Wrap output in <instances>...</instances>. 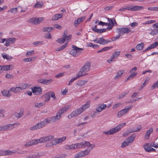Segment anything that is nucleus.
Segmentation results:
<instances>
[{"mask_svg":"<svg viewBox=\"0 0 158 158\" xmlns=\"http://www.w3.org/2000/svg\"><path fill=\"white\" fill-rule=\"evenodd\" d=\"M77 149L83 148L88 146L87 148L84 151H81L77 153L74 156V158H79L83 157L89 154L90 152L94 146L93 144H90L88 142L85 141H82L80 143H76Z\"/></svg>","mask_w":158,"mask_h":158,"instance_id":"1","label":"nucleus"},{"mask_svg":"<svg viewBox=\"0 0 158 158\" xmlns=\"http://www.w3.org/2000/svg\"><path fill=\"white\" fill-rule=\"evenodd\" d=\"M90 65L91 64L90 62H87L85 63L78 72L79 74L82 75V77L87 75V73H86L89 70Z\"/></svg>","mask_w":158,"mask_h":158,"instance_id":"2","label":"nucleus"},{"mask_svg":"<svg viewBox=\"0 0 158 158\" xmlns=\"http://www.w3.org/2000/svg\"><path fill=\"white\" fill-rule=\"evenodd\" d=\"M48 123V120L47 119H45L43 121H41L31 127L30 129L31 130H35L40 129L44 127Z\"/></svg>","mask_w":158,"mask_h":158,"instance_id":"3","label":"nucleus"},{"mask_svg":"<svg viewBox=\"0 0 158 158\" xmlns=\"http://www.w3.org/2000/svg\"><path fill=\"white\" fill-rule=\"evenodd\" d=\"M68 34V31L67 30H65L64 32L63 35V38L58 39L56 41L60 44L64 43L65 41H69L71 38V35H67Z\"/></svg>","mask_w":158,"mask_h":158,"instance_id":"4","label":"nucleus"},{"mask_svg":"<svg viewBox=\"0 0 158 158\" xmlns=\"http://www.w3.org/2000/svg\"><path fill=\"white\" fill-rule=\"evenodd\" d=\"M73 49L71 51L70 54L74 56H77L80 54L81 51L84 50L83 48H79L74 45L72 46Z\"/></svg>","mask_w":158,"mask_h":158,"instance_id":"5","label":"nucleus"},{"mask_svg":"<svg viewBox=\"0 0 158 158\" xmlns=\"http://www.w3.org/2000/svg\"><path fill=\"white\" fill-rule=\"evenodd\" d=\"M19 124V123H15L12 124H9L0 127V131L9 130L16 127Z\"/></svg>","mask_w":158,"mask_h":158,"instance_id":"6","label":"nucleus"},{"mask_svg":"<svg viewBox=\"0 0 158 158\" xmlns=\"http://www.w3.org/2000/svg\"><path fill=\"white\" fill-rule=\"evenodd\" d=\"M132 107V106H130L125 107L124 109L121 110L118 112L117 114V117L120 118L122 116L128 112Z\"/></svg>","mask_w":158,"mask_h":158,"instance_id":"7","label":"nucleus"},{"mask_svg":"<svg viewBox=\"0 0 158 158\" xmlns=\"http://www.w3.org/2000/svg\"><path fill=\"white\" fill-rule=\"evenodd\" d=\"M81 107L73 111L72 113L68 116V118L71 119L74 117L77 116L83 112V110Z\"/></svg>","mask_w":158,"mask_h":158,"instance_id":"8","label":"nucleus"},{"mask_svg":"<svg viewBox=\"0 0 158 158\" xmlns=\"http://www.w3.org/2000/svg\"><path fill=\"white\" fill-rule=\"evenodd\" d=\"M134 138L133 137L130 136V137L126 139L122 143L121 147L124 148L127 146L130 143H131L134 141Z\"/></svg>","mask_w":158,"mask_h":158,"instance_id":"9","label":"nucleus"},{"mask_svg":"<svg viewBox=\"0 0 158 158\" xmlns=\"http://www.w3.org/2000/svg\"><path fill=\"white\" fill-rule=\"evenodd\" d=\"M126 7L127 10L133 11H137L144 9L143 7L138 6H130Z\"/></svg>","mask_w":158,"mask_h":158,"instance_id":"10","label":"nucleus"},{"mask_svg":"<svg viewBox=\"0 0 158 158\" xmlns=\"http://www.w3.org/2000/svg\"><path fill=\"white\" fill-rule=\"evenodd\" d=\"M137 69V68L136 67H135L130 70V72L131 73V75L126 79V81L131 79L136 75L137 73L135 71H136Z\"/></svg>","mask_w":158,"mask_h":158,"instance_id":"11","label":"nucleus"},{"mask_svg":"<svg viewBox=\"0 0 158 158\" xmlns=\"http://www.w3.org/2000/svg\"><path fill=\"white\" fill-rule=\"evenodd\" d=\"M118 31L120 35H122L125 33H129L131 31V30L130 28L127 27H122L118 28Z\"/></svg>","mask_w":158,"mask_h":158,"instance_id":"12","label":"nucleus"},{"mask_svg":"<svg viewBox=\"0 0 158 158\" xmlns=\"http://www.w3.org/2000/svg\"><path fill=\"white\" fill-rule=\"evenodd\" d=\"M31 89L32 92L34 94L38 95L42 94V89L40 87L34 86Z\"/></svg>","mask_w":158,"mask_h":158,"instance_id":"13","label":"nucleus"},{"mask_svg":"<svg viewBox=\"0 0 158 158\" xmlns=\"http://www.w3.org/2000/svg\"><path fill=\"white\" fill-rule=\"evenodd\" d=\"M93 41L100 44H104L110 42V41L106 40L103 37L96 38Z\"/></svg>","mask_w":158,"mask_h":158,"instance_id":"14","label":"nucleus"},{"mask_svg":"<svg viewBox=\"0 0 158 158\" xmlns=\"http://www.w3.org/2000/svg\"><path fill=\"white\" fill-rule=\"evenodd\" d=\"M120 54V51H115L113 54L110 59L107 60V62L109 63H111L114 60V58H116L119 56Z\"/></svg>","mask_w":158,"mask_h":158,"instance_id":"15","label":"nucleus"},{"mask_svg":"<svg viewBox=\"0 0 158 158\" xmlns=\"http://www.w3.org/2000/svg\"><path fill=\"white\" fill-rule=\"evenodd\" d=\"M44 20V18L43 17H40L38 18H34L30 20V22L32 23L37 24L40 23Z\"/></svg>","mask_w":158,"mask_h":158,"instance_id":"16","label":"nucleus"},{"mask_svg":"<svg viewBox=\"0 0 158 158\" xmlns=\"http://www.w3.org/2000/svg\"><path fill=\"white\" fill-rule=\"evenodd\" d=\"M106 104H100L98 105L96 107L95 110L98 112H101L104 110L107 107Z\"/></svg>","mask_w":158,"mask_h":158,"instance_id":"17","label":"nucleus"},{"mask_svg":"<svg viewBox=\"0 0 158 158\" xmlns=\"http://www.w3.org/2000/svg\"><path fill=\"white\" fill-rule=\"evenodd\" d=\"M61 117L60 115L57 113L56 116L49 118V120H48V123H52L55 122L59 120Z\"/></svg>","mask_w":158,"mask_h":158,"instance_id":"18","label":"nucleus"},{"mask_svg":"<svg viewBox=\"0 0 158 158\" xmlns=\"http://www.w3.org/2000/svg\"><path fill=\"white\" fill-rule=\"evenodd\" d=\"M54 136L52 135H49L40 138L41 143H45L47 141H49L52 139Z\"/></svg>","mask_w":158,"mask_h":158,"instance_id":"19","label":"nucleus"},{"mask_svg":"<svg viewBox=\"0 0 158 158\" xmlns=\"http://www.w3.org/2000/svg\"><path fill=\"white\" fill-rule=\"evenodd\" d=\"M70 105H68L66 106H65L63 107L61 109H60L58 112L57 113L60 115V116H61V115L64 113H65L70 108Z\"/></svg>","mask_w":158,"mask_h":158,"instance_id":"20","label":"nucleus"},{"mask_svg":"<svg viewBox=\"0 0 158 158\" xmlns=\"http://www.w3.org/2000/svg\"><path fill=\"white\" fill-rule=\"evenodd\" d=\"M42 99L44 102H48L50 100L51 96H50L48 92L44 94L41 97Z\"/></svg>","mask_w":158,"mask_h":158,"instance_id":"21","label":"nucleus"},{"mask_svg":"<svg viewBox=\"0 0 158 158\" xmlns=\"http://www.w3.org/2000/svg\"><path fill=\"white\" fill-rule=\"evenodd\" d=\"M124 72V70L123 69H121L118 71L114 77V79L117 80L121 78Z\"/></svg>","mask_w":158,"mask_h":158,"instance_id":"22","label":"nucleus"},{"mask_svg":"<svg viewBox=\"0 0 158 158\" xmlns=\"http://www.w3.org/2000/svg\"><path fill=\"white\" fill-rule=\"evenodd\" d=\"M118 131L116 128V127L110 130L107 131H104L103 133L107 135H113Z\"/></svg>","mask_w":158,"mask_h":158,"instance_id":"23","label":"nucleus"},{"mask_svg":"<svg viewBox=\"0 0 158 158\" xmlns=\"http://www.w3.org/2000/svg\"><path fill=\"white\" fill-rule=\"evenodd\" d=\"M97 26L96 25L92 28V30L95 32L101 33L105 32L106 31V29L105 28L99 29L97 28Z\"/></svg>","mask_w":158,"mask_h":158,"instance_id":"24","label":"nucleus"},{"mask_svg":"<svg viewBox=\"0 0 158 158\" xmlns=\"http://www.w3.org/2000/svg\"><path fill=\"white\" fill-rule=\"evenodd\" d=\"M153 129L152 128H150L149 130H147L144 136L145 139H149L150 135L153 132Z\"/></svg>","mask_w":158,"mask_h":158,"instance_id":"25","label":"nucleus"},{"mask_svg":"<svg viewBox=\"0 0 158 158\" xmlns=\"http://www.w3.org/2000/svg\"><path fill=\"white\" fill-rule=\"evenodd\" d=\"M51 140V142L50 143H48L46 145V147L51 146L52 145H56L59 143L57 139H53Z\"/></svg>","mask_w":158,"mask_h":158,"instance_id":"26","label":"nucleus"},{"mask_svg":"<svg viewBox=\"0 0 158 158\" xmlns=\"http://www.w3.org/2000/svg\"><path fill=\"white\" fill-rule=\"evenodd\" d=\"M85 19V17L83 16L78 18L77 20L74 22V24L75 27L78 26V24L82 22Z\"/></svg>","mask_w":158,"mask_h":158,"instance_id":"27","label":"nucleus"},{"mask_svg":"<svg viewBox=\"0 0 158 158\" xmlns=\"http://www.w3.org/2000/svg\"><path fill=\"white\" fill-rule=\"evenodd\" d=\"M158 46V42H155L152 43L144 51H146L150 49L153 48Z\"/></svg>","mask_w":158,"mask_h":158,"instance_id":"28","label":"nucleus"},{"mask_svg":"<svg viewBox=\"0 0 158 158\" xmlns=\"http://www.w3.org/2000/svg\"><path fill=\"white\" fill-rule=\"evenodd\" d=\"M90 104V101H88L86 102L85 104L83 105L81 108L84 111L85 110L89 107Z\"/></svg>","mask_w":158,"mask_h":158,"instance_id":"29","label":"nucleus"},{"mask_svg":"<svg viewBox=\"0 0 158 158\" xmlns=\"http://www.w3.org/2000/svg\"><path fill=\"white\" fill-rule=\"evenodd\" d=\"M10 90L12 92L17 93L20 92L21 91V89L20 87H18L11 88L10 89Z\"/></svg>","mask_w":158,"mask_h":158,"instance_id":"30","label":"nucleus"},{"mask_svg":"<svg viewBox=\"0 0 158 158\" xmlns=\"http://www.w3.org/2000/svg\"><path fill=\"white\" fill-rule=\"evenodd\" d=\"M82 75H80V74H79V73H78L75 77H73L70 80L69 83V85H71L72 83L76 79L79 78L81 77H82Z\"/></svg>","mask_w":158,"mask_h":158,"instance_id":"31","label":"nucleus"},{"mask_svg":"<svg viewBox=\"0 0 158 158\" xmlns=\"http://www.w3.org/2000/svg\"><path fill=\"white\" fill-rule=\"evenodd\" d=\"M13 66L12 65H4L2 66L3 70L6 71L10 70L13 68Z\"/></svg>","mask_w":158,"mask_h":158,"instance_id":"32","label":"nucleus"},{"mask_svg":"<svg viewBox=\"0 0 158 158\" xmlns=\"http://www.w3.org/2000/svg\"><path fill=\"white\" fill-rule=\"evenodd\" d=\"M2 95L6 97H9L11 95V94L9 93V91L8 90H5L2 91Z\"/></svg>","mask_w":158,"mask_h":158,"instance_id":"33","label":"nucleus"},{"mask_svg":"<svg viewBox=\"0 0 158 158\" xmlns=\"http://www.w3.org/2000/svg\"><path fill=\"white\" fill-rule=\"evenodd\" d=\"M87 82V81L86 80H80L77 83V85L80 87L85 85Z\"/></svg>","mask_w":158,"mask_h":158,"instance_id":"34","label":"nucleus"},{"mask_svg":"<svg viewBox=\"0 0 158 158\" xmlns=\"http://www.w3.org/2000/svg\"><path fill=\"white\" fill-rule=\"evenodd\" d=\"M144 46V44L141 43L138 44L136 47V49L138 50H141L143 49Z\"/></svg>","mask_w":158,"mask_h":158,"instance_id":"35","label":"nucleus"},{"mask_svg":"<svg viewBox=\"0 0 158 158\" xmlns=\"http://www.w3.org/2000/svg\"><path fill=\"white\" fill-rule=\"evenodd\" d=\"M32 145L37 144L39 143H41L40 138L37 139H33L31 140Z\"/></svg>","mask_w":158,"mask_h":158,"instance_id":"36","label":"nucleus"},{"mask_svg":"<svg viewBox=\"0 0 158 158\" xmlns=\"http://www.w3.org/2000/svg\"><path fill=\"white\" fill-rule=\"evenodd\" d=\"M63 14H57L53 16L52 19L54 20H57L61 18Z\"/></svg>","mask_w":158,"mask_h":158,"instance_id":"37","label":"nucleus"},{"mask_svg":"<svg viewBox=\"0 0 158 158\" xmlns=\"http://www.w3.org/2000/svg\"><path fill=\"white\" fill-rule=\"evenodd\" d=\"M158 34V29L156 28H154L152 30L149 34L151 35L154 36Z\"/></svg>","mask_w":158,"mask_h":158,"instance_id":"38","label":"nucleus"},{"mask_svg":"<svg viewBox=\"0 0 158 158\" xmlns=\"http://www.w3.org/2000/svg\"><path fill=\"white\" fill-rule=\"evenodd\" d=\"M45 104V103L44 102H35V107L37 108H40L44 106Z\"/></svg>","mask_w":158,"mask_h":158,"instance_id":"39","label":"nucleus"},{"mask_svg":"<svg viewBox=\"0 0 158 158\" xmlns=\"http://www.w3.org/2000/svg\"><path fill=\"white\" fill-rule=\"evenodd\" d=\"M143 147L146 152H150V147L149 146V144L148 143H146L143 145Z\"/></svg>","mask_w":158,"mask_h":158,"instance_id":"40","label":"nucleus"},{"mask_svg":"<svg viewBox=\"0 0 158 158\" xmlns=\"http://www.w3.org/2000/svg\"><path fill=\"white\" fill-rule=\"evenodd\" d=\"M30 86L31 85L29 84L23 83L21 85L20 88H21L22 90L25 89Z\"/></svg>","mask_w":158,"mask_h":158,"instance_id":"41","label":"nucleus"},{"mask_svg":"<svg viewBox=\"0 0 158 158\" xmlns=\"http://www.w3.org/2000/svg\"><path fill=\"white\" fill-rule=\"evenodd\" d=\"M107 19H108V21L110 23L111 26L110 27H108L106 29L107 30H110L112 29V27L113 26V25H114L113 21L112 19H109V18H108Z\"/></svg>","mask_w":158,"mask_h":158,"instance_id":"42","label":"nucleus"},{"mask_svg":"<svg viewBox=\"0 0 158 158\" xmlns=\"http://www.w3.org/2000/svg\"><path fill=\"white\" fill-rule=\"evenodd\" d=\"M23 114V110H22L19 113H15L14 114L15 116L18 118H21Z\"/></svg>","mask_w":158,"mask_h":158,"instance_id":"43","label":"nucleus"},{"mask_svg":"<svg viewBox=\"0 0 158 158\" xmlns=\"http://www.w3.org/2000/svg\"><path fill=\"white\" fill-rule=\"evenodd\" d=\"M76 143L75 144H72L71 145H69L66 148V149H77L76 148Z\"/></svg>","mask_w":158,"mask_h":158,"instance_id":"44","label":"nucleus"},{"mask_svg":"<svg viewBox=\"0 0 158 158\" xmlns=\"http://www.w3.org/2000/svg\"><path fill=\"white\" fill-rule=\"evenodd\" d=\"M68 45V42H66L64 45H63L60 48H56V51H60L64 49L65 48H66L67 46Z\"/></svg>","mask_w":158,"mask_h":158,"instance_id":"45","label":"nucleus"},{"mask_svg":"<svg viewBox=\"0 0 158 158\" xmlns=\"http://www.w3.org/2000/svg\"><path fill=\"white\" fill-rule=\"evenodd\" d=\"M43 4V3L42 2H37L36 3L34 6L35 8H40L41 7Z\"/></svg>","mask_w":158,"mask_h":158,"instance_id":"46","label":"nucleus"},{"mask_svg":"<svg viewBox=\"0 0 158 158\" xmlns=\"http://www.w3.org/2000/svg\"><path fill=\"white\" fill-rule=\"evenodd\" d=\"M15 152L10 151L9 150H7L5 151V156L9 155L14 154Z\"/></svg>","mask_w":158,"mask_h":158,"instance_id":"47","label":"nucleus"},{"mask_svg":"<svg viewBox=\"0 0 158 158\" xmlns=\"http://www.w3.org/2000/svg\"><path fill=\"white\" fill-rule=\"evenodd\" d=\"M35 58V57H34L28 58H25L23 59V60L26 62H30L34 60Z\"/></svg>","mask_w":158,"mask_h":158,"instance_id":"48","label":"nucleus"},{"mask_svg":"<svg viewBox=\"0 0 158 158\" xmlns=\"http://www.w3.org/2000/svg\"><path fill=\"white\" fill-rule=\"evenodd\" d=\"M112 47H104L102 49H101L100 50L98 51V52H101L103 51H105L108 50L109 49H110L112 48Z\"/></svg>","mask_w":158,"mask_h":158,"instance_id":"49","label":"nucleus"},{"mask_svg":"<svg viewBox=\"0 0 158 158\" xmlns=\"http://www.w3.org/2000/svg\"><path fill=\"white\" fill-rule=\"evenodd\" d=\"M126 124V123H123L120 124L116 126V128L119 131L122 127H124Z\"/></svg>","mask_w":158,"mask_h":158,"instance_id":"50","label":"nucleus"},{"mask_svg":"<svg viewBox=\"0 0 158 158\" xmlns=\"http://www.w3.org/2000/svg\"><path fill=\"white\" fill-rule=\"evenodd\" d=\"M48 93L50 96L52 97L54 100H56V98L55 97V94L53 92L50 91L48 92Z\"/></svg>","mask_w":158,"mask_h":158,"instance_id":"51","label":"nucleus"},{"mask_svg":"<svg viewBox=\"0 0 158 158\" xmlns=\"http://www.w3.org/2000/svg\"><path fill=\"white\" fill-rule=\"evenodd\" d=\"M148 9L150 11H158V7H151L148 8Z\"/></svg>","mask_w":158,"mask_h":158,"instance_id":"52","label":"nucleus"},{"mask_svg":"<svg viewBox=\"0 0 158 158\" xmlns=\"http://www.w3.org/2000/svg\"><path fill=\"white\" fill-rule=\"evenodd\" d=\"M53 81L52 79H49V80H46V79H44V83L43 84L45 85H48L51 82Z\"/></svg>","mask_w":158,"mask_h":158,"instance_id":"53","label":"nucleus"},{"mask_svg":"<svg viewBox=\"0 0 158 158\" xmlns=\"http://www.w3.org/2000/svg\"><path fill=\"white\" fill-rule=\"evenodd\" d=\"M66 138V136H64L61 138L57 139L59 143H62L64 141Z\"/></svg>","mask_w":158,"mask_h":158,"instance_id":"54","label":"nucleus"},{"mask_svg":"<svg viewBox=\"0 0 158 158\" xmlns=\"http://www.w3.org/2000/svg\"><path fill=\"white\" fill-rule=\"evenodd\" d=\"M158 87V81L155 83L151 86V89H154Z\"/></svg>","mask_w":158,"mask_h":158,"instance_id":"55","label":"nucleus"},{"mask_svg":"<svg viewBox=\"0 0 158 158\" xmlns=\"http://www.w3.org/2000/svg\"><path fill=\"white\" fill-rule=\"evenodd\" d=\"M2 57L4 59H6V60H8L9 59H11L12 58V57L7 55L4 54L2 55Z\"/></svg>","mask_w":158,"mask_h":158,"instance_id":"56","label":"nucleus"},{"mask_svg":"<svg viewBox=\"0 0 158 158\" xmlns=\"http://www.w3.org/2000/svg\"><path fill=\"white\" fill-rule=\"evenodd\" d=\"M52 28H52L51 27H46L44 28L43 30L44 31H48V32L52 30Z\"/></svg>","mask_w":158,"mask_h":158,"instance_id":"57","label":"nucleus"},{"mask_svg":"<svg viewBox=\"0 0 158 158\" xmlns=\"http://www.w3.org/2000/svg\"><path fill=\"white\" fill-rule=\"evenodd\" d=\"M121 105H122V103H116L113 106V109H116Z\"/></svg>","mask_w":158,"mask_h":158,"instance_id":"58","label":"nucleus"},{"mask_svg":"<svg viewBox=\"0 0 158 158\" xmlns=\"http://www.w3.org/2000/svg\"><path fill=\"white\" fill-rule=\"evenodd\" d=\"M34 52L33 50H32L31 51H27V52L26 56H31L32 54H34Z\"/></svg>","mask_w":158,"mask_h":158,"instance_id":"59","label":"nucleus"},{"mask_svg":"<svg viewBox=\"0 0 158 158\" xmlns=\"http://www.w3.org/2000/svg\"><path fill=\"white\" fill-rule=\"evenodd\" d=\"M141 128V126L140 125L138 126L137 129L131 131V132H137L139 131Z\"/></svg>","mask_w":158,"mask_h":158,"instance_id":"60","label":"nucleus"},{"mask_svg":"<svg viewBox=\"0 0 158 158\" xmlns=\"http://www.w3.org/2000/svg\"><path fill=\"white\" fill-rule=\"evenodd\" d=\"M150 145L151 147H153L155 148H158V143H155L154 142L151 143L150 144Z\"/></svg>","mask_w":158,"mask_h":158,"instance_id":"61","label":"nucleus"},{"mask_svg":"<svg viewBox=\"0 0 158 158\" xmlns=\"http://www.w3.org/2000/svg\"><path fill=\"white\" fill-rule=\"evenodd\" d=\"M43 44V42H41V41H37V42H34L33 43V45H35V46H36L37 45H40L41 44Z\"/></svg>","mask_w":158,"mask_h":158,"instance_id":"62","label":"nucleus"},{"mask_svg":"<svg viewBox=\"0 0 158 158\" xmlns=\"http://www.w3.org/2000/svg\"><path fill=\"white\" fill-rule=\"evenodd\" d=\"M17 8H12L8 11V12H10L12 13H15V12H17Z\"/></svg>","mask_w":158,"mask_h":158,"instance_id":"63","label":"nucleus"},{"mask_svg":"<svg viewBox=\"0 0 158 158\" xmlns=\"http://www.w3.org/2000/svg\"><path fill=\"white\" fill-rule=\"evenodd\" d=\"M113 6H106V7H105L104 9L106 10H111Z\"/></svg>","mask_w":158,"mask_h":158,"instance_id":"64","label":"nucleus"}]
</instances>
